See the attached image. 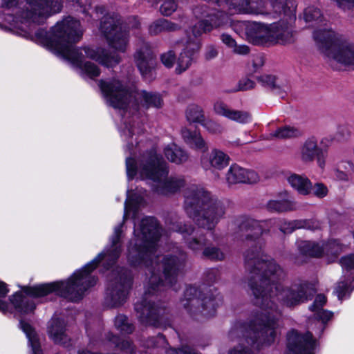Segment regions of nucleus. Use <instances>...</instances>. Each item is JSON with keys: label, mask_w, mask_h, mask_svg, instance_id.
<instances>
[{"label": "nucleus", "mask_w": 354, "mask_h": 354, "mask_svg": "<svg viewBox=\"0 0 354 354\" xmlns=\"http://www.w3.org/2000/svg\"><path fill=\"white\" fill-rule=\"evenodd\" d=\"M198 290L195 287H188L184 294L185 298L181 302L185 308L190 311L201 312L205 317L214 315L216 308L221 304L220 296L210 294L204 298L197 297Z\"/></svg>", "instance_id": "nucleus-11"}, {"label": "nucleus", "mask_w": 354, "mask_h": 354, "mask_svg": "<svg viewBox=\"0 0 354 354\" xmlns=\"http://www.w3.org/2000/svg\"><path fill=\"white\" fill-rule=\"evenodd\" d=\"M175 60V55L172 50L163 53L161 55V62L167 68L173 66Z\"/></svg>", "instance_id": "nucleus-47"}, {"label": "nucleus", "mask_w": 354, "mask_h": 354, "mask_svg": "<svg viewBox=\"0 0 354 354\" xmlns=\"http://www.w3.org/2000/svg\"><path fill=\"white\" fill-rule=\"evenodd\" d=\"M310 194L318 198H323L327 195L328 189L322 183H316L313 187L312 186Z\"/></svg>", "instance_id": "nucleus-46"}, {"label": "nucleus", "mask_w": 354, "mask_h": 354, "mask_svg": "<svg viewBox=\"0 0 354 354\" xmlns=\"http://www.w3.org/2000/svg\"><path fill=\"white\" fill-rule=\"evenodd\" d=\"M185 48L180 54L177 60L176 71L181 73L185 71L191 65L192 56L197 53L201 48V42L198 39L188 35Z\"/></svg>", "instance_id": "nucleus-20"}, {"label": "nucleus", "mask_w": 354, "mask_h": 354, "mask_svg": "<svg viewBox=\"0 0 354 354\" xmlns=\"http://www.w3.org/2000/svg\"><path fill=\"white\" fill-rule=\"evenodd\" d=\"M223 2L232 7L239 13L254 15L271 14L263 0H220L218 3Z\"/></svg>", "instance_id": "nucleus-18"}, {"label": "nucleus", "mask_w": 354, "mask_h": 354, "mask_svg": "<svg viewBox=\"0 0 354 354\" xmlns=\"http://www.w3.org/2000/svg\"><path fill=\"white\" fill-rule=\"evenodd\" d=\"M221 39L225 45L232 49L235 46V44H236V41L232 37V36L227 34L221 35Z\"/></svg>", "instance_id": "nucleus-51"}, {"label": "nucleus", "mask_w": 354, "mask_h": 354, "mask_svg": "<svg viewBox=\"0 0 354 354\" xmlns=\"http://www.w3.org/2000/svg\"><path fill=\"white\" fill-rule=\"evenodd\" d=\"M239 228L247 240L255 241L263 232L261 224L257 221H245L241 223Z\"/></svg>", "instance_id": "nucleus-29"}, {"label": "nucleus", "mask_w": 354, "mask_h": 354, "mask_svg": "<svg viewBox=\"0 0 354 354\" xmlns=\"http://www.w3.org/2000/svg\"><path fill=\"white\" fill-rule=\"evenodd\" d=\"M200 160L202 168L218 179L219 178L218 171L229 165L230 157L223 151L213 149L209 153H203Z\"/></svg>", "instance_id": "nucleus-16"}, {"label": "nucleus", "mask_w": 354, "mask_h": 354, "mask_svg": "<svg viewBox=\"0 0 354 354\" xmlns=\"http://www.w3.org/2000/svg\"><path fill=\"white\" fill-rule=\"evenodd\" d=\"M259 179V175L252 170L232 165L225 174V180L229 186L239 183H254Z\"/></svg>", "instance_id": "nucleus-19"}, {"label": "nucleus", "mask_w": 354, "mask_h": 354, "mask_svg": "<svg viewBox=\"0 0 354 354\" xmlns=\"http://www.w3.org/2000/svg\"><path fill=\"white\" fill-rule=\"evenodd\" d=\"M304 19L306 23L315 22L320 26L325 25L320 10L314 6H308L304 10Z\"/></svg>", "instance_id": "nucleus-34"}, {"label": "nucleus", "mask_w": 354, "mask_h": 354, "mask_svg": "<svg viewBox=\"0 0 354 354\" xmlns=\"http://www.w3.org/2000/svg\"><path fill=\"white\" fill-rule=\"evenodd\" d=\"M326 303V298L324 295H318L313 305L309 308L314 313L315 319H309L308 328L313 330L315 329L316 335H320L325 328V324L332 319L333 313L328 310H323V306Z\"/></svg>", "instance_id": "nucleus-17"}, {"label": "nucleus", "mask_w": 354, "mask_h": 354, "mask_svg": "<svg viewBox=\"0 0 354 354\" xmlns=\"http://www.w3.org/2000/svg\"><path fill=\"white\" fill-rule=\"evenodd\" d=\"M297 247L302 254L313 257H319L323 254L336 256L343 250V245L338 240H330L326 243L299 241Z\"/></svg>", "instance_id": "nucleus-13"}, {"label": "nucleus", "mask_w": 354, "mask_h": 354, "mask_svg": "<svg viewBox=\"0 0 354 354\" xmlns=\"http://www.w3.org/2000/svg\"><path fill=\"white\" fill-rule=\"evenodd\" d=\"M351 136V132L346 127H339L337 133V139L339 141L347 140Z\"/></svg>", "instance_id": "nucleus-50"}, {"label": "nucleus", "mask_w": 354, "mask_h": 354, "mask_svg": "<svg viewBox=\"0 0 354 354\" xmlns=\"http://www.w3.org/2000/svg\"><path fill=\"white\" fill-rule=\"evenodd\" d=\"M2 6L15 10V14L8 13L5 16L6 28L21 36L30 35L35 42L69 62L84 79H94L100 74L99 67L86 61V58L94 59L108 68L120 62L118 54H109L102 48H74V44L80 40L84 31L80 21L70 16L57 21L48 32L39 29L31 35L32 26L43 24L61 11L63 3L60 0H26L23 6L19 5V0H2Z\"/></svg>", "instance_id": "nucleus-1"}, {"label": "nucleus", "mask_w": 354, "mask_h": 354, "mask_svg": "<svg viewBox=\"0 0 354 354\" xmlns=\"http://www.w3.org/2000/svg\"><path fill=\"white\" fill-rule=\"evenodd\" d=\"M252 21H234L230 18L228 26H231L232 29L239 35H245L246 37L248 33V27Z\"/></svg>", "instance_id": "nucleus-37"}, {"label": "nucleus", "mask_w": 354, "mask_h": 354, "mask_svg": "<svg viewBox=\"0 0 354 354\" xmlns=\"http://www.w3.org/2000/svg\"><path fill=\"white\" fill-rule=\"evenodd\" d=\"M141 194L128 190L124 203L123 221L132 215L134 220L133 237L128 246V261L133 265L143 263L147 268V289L145 297L160 290V287H171L182 272L187 259L186 254L178 251L176 254L160 257L157 253L156 242L160 236V229L153 217H145L137 222L138 209L143 205ZM135 310L141 322L147 324H156L160 314L158 310L147 298L142 303L135 304Z\"/></svg>", "instance_id": "nucleus-3"}, {"label": "nucleus", "mask_w": 354, "mask_h": 354, "mask_svg": "<svg viewBox=\"0 0 354 354\" xmlns=\"http://www.w3.org/2000/svg\"><path fill=\"white\" fill-rule=\"evenodd\" d=\"M230 23V17L222 11H214L207 15V19L198 21L192 29V35L198 39L203 34L214 29L225 28Z\"/></svg>", "instance_id": "nucleus-15"}, {"label": "nucleus", "mask_w": 354, "mask_h": 354, "mask_svg": "<svg viewBox=\"0 0 354 354\" xmlns=\"http://www.w3.org/2000/svg\"><path fill=\"white\" fill-rule=\"evenodd\" d=\"M290 185L301 195H308L311 193L312 183L306 176L292 174L287 178Z\"/></svg>", "instance_id": "nucleus-26"}, {"label": "nucleus", "mask_w": 354, "mask_h": 354, "mask_svg": "<svg viewBox=\"0 0 354 354\" xmlns=\"http://www.w3.org/2000/svg\"><path fill=\"white\" fill-rule=\"evenodd\" d=\"M316 339L310 332L304 335L292 330L287 335V354H315Z\"/></svg>", "instance_id": "nucleus-14"}, {"label": "nucleus", "mask_w": 354, "mask_h": 354, "mask_svg": "<svg viewBox=\"0 0 354 354\" xmlns=\"http://www.w3.org/2000/svg\"><path fill=\"white\" fill-rule=\"evenodd\" d=\"M135 62L142 74L147 79L148 76H152V67L153 64L151 50L147 43H143L140 48H138L134 55Z\"/></svg>", "instance_id": "nucleus-22"}, {"label": "nucleus", "mask_w": 354, "mask_h": 354, "mask_svg": "<svg viewBox=\"0 0 354 354\" xmlns=\"http://www.w3.org/2000/svg\"><path fill=\"white\" fill-rule=\"evenodd\" d=\"M313 37L330 64L354 67V44L345 36L324 28L316 30Z\"/></svg>", "instance_id": "nucleus-9"}, {"label": "nucleus", "mask_w": 354, "mask_h": 354, "mask_svg": "<svg viewBox=\"0 0 354 354\" xmlns=\"http://www.w3.org/2000/svg\"><path fill=\"white\" fill-rule=\"evenodd\" d=\"M319 223L317 221L307 220H295L284 221L280 225V230L285 234L291 233L296 229L307 228L314 230L317 228Z\"/></svg>", "instance_id": "nucleus-30"}, {"label": "nucleus", "mask_w": 354, "mask_h": 354, "mask_svg": "<svg viewBox=\"0 0 354 354\" xmlns=\"http://www.w3.org/2000/svg\"><path fill=\"white\" fill-rule=\"evenodd\" d=\"M126 169L129 180L138 177L151 181L155 184V191L160 194L176 193L185 185L182 176L166 178L169 172L167 164L155 149L144 153L138 160L127 158Z\"/></svg>", "instance_id": "nucleus-7"}, {"label": "nucleus", "mask_w": 354, "mask_h": 354, "mask_svg": "<svg viewBox=\"0 0 354 354\" xmlns=\"http://www.w3.org/2000/svg\"><path fill=\"white\" fill-rule=\"evenodd\" d=\"M181 136L184 142L189 147L204 152L208 149V145L199 131H192L187 128H183L181 130Z\"/></svg>", "instance_id": "nucleus-25"}, {"label": "nucleus", "mask_w": 354, "mask_h": 354, "mask_svg": "<svg viewBox=\"0 0 354 354\" xmlns=\"http://www.w3.org/2000/svg\"><path fill=\"white\" fill-rule=\"evenodd\" d=\"M267 208L271 212H285L296 209L295 203L289 199L270 200L267 204Z\"/></svg>", "instance_id": "nucleus-33"}, {"label": "nucleus", "mask_w": 354, "mask_h": 354, "mask_svg": "<svg viewBox=\"0 0 354 354\" xmlns=\"http://www.w3.org/2000/svg\"><path fill=\"white\" fill-rule=\"evenodd\" d=\"M164 154L168 160L178 165L186 162L189 157L184 149L174 142L165 146Z\"/></svg>", "instance_id": "nucleus-27"}, {"label": "nucleus", "mask_w": 354, "mask_h": 354, "mask_svg": "<svg viewBox=\"0 0 354 354\" xmlns=\"http://www.w3.org/2000/svg\"><path fill=\"white\" fill-rule=\"evenodd\" d=\"M245 266L248 285L255 298V304L261 308L248 331L253 337L246 339V342L259 349L272 344L277 337L281 311L276 301L292 307L310 299L315 288L308 282L284 288L278 282L283 277V270L263 253L259 242L246 252Z\"/></svg>", "instance_id": "nucleus-2"}, {"label": "nucleus", "mask_w": 354, "mask_h": 354, "mask_svg": "<svg viewBox=\"0 0 354 354\" xmlns=\"http://www.w3.org/2000/svg\"><path fill=\"white\" fill-rule=\"evenodd\" d=\"M115 326L124 333H130L133 331L132 325L129 324L127 317L123 315H119L115 317Z\"/></svg>", "instance_id": "nucleus-38"}, {"label": "nucleus", "mask_w": 354, "mask_h": 354, "mask_svg": "<svg viewBox=\"0 0 354 354\" xmlns=\"http://www.w3.org/2000/svg\"><path fill=\"white\" fill-rule=\"evenodd\" d=\"M122 345L124 346H127V349H126V353H129V354H133V352H134V349L133 348V346H131V343L129 342H123L122 343Z\"/></svg>", "instance_id": "nucleus-56"}, {"label": "nucleus", "mask_w": 354, "mask_h": 354, "mask_svg": "<svg viewBox=\"0 0 354 354\" xmlns=\"http://www.w3.org/2000/svg\"><path fill=\"white\" fill-rule=\"evenodd\" d=\"M337 2L338 6L343 9H350L354 7V0H334Z\"/></svg>", "instance_id": "nucleus-52"}, {"label": "nucleus", "mask_w": 354, "mask_h": 354, "mask_svg": "<svg viewBox=\"0 0 354 354\" xmlns=\"http://www.w3.org/2000/svg\"><path fill=\"white\" fill-rule=\"evenodd\" d=\"M217 55L218 51L216 48L211 46L207 48L205 56L207 59H212L216 57Z\"/></svg>", "instance_id": "nucleus-54"}, {"label": "nucleus", "mask_w": 354, "mask_h": 354, "mask_svg": "<svg viewBox=\"0 0 354 354\" xmlns=\"http://www.w3.org/2000/svg\"><path fill=\"white\" fill-rule=\"evenodd\" d=\"M50 338L57 344L68 347L71 345V339L66 331L65 322L55 315L50 320L48 326Z\"/></svg>", "instance_id": "nucleus-21"}, {"label": "nucleus", "mask_w": 354, "mask_h": 354, "mask_svg": "<svg viewBox=\"0 0 354 354\" xmlns=\"http://www.w3.org/2000/svg\"><path fill=\"white\" fill-rule=\"evenodd\" d=\"M327 158V151L324 149L321 150L316 155L315 158L317 159V163L321 169H324L326 165V160Z\"/></svg>", "instance_id": "nucleus-49"}, {"label": "nucleus", "mask_w": 354, "mask_h": 354, "mask_svg": "<svg viewBox=\"0 0 354 354\" xmlns=\"http://www.w3.org/2000/svg\"><path fill=\"white\" fill-rule=\"evenodd\" d=\"M180 26L167 19H159L151 24L149 28L151 35H157L163 31H174L178 30Z\"/></svg>", "instance_id": "nucleus-32"}, {"label": "nucleus", "mask_w": 354, "mask_h": 354, "mask_svg": "<svg viewBox=\"0 0 354 354\" xmlns=\"http://www.w3.org/2000/svg\"><path fill=\"white\" fill-rule=\"evenodd\" d=\"M344 168L346 169V172L339 171L336 172L337 178L342 180H346L348 178V175L354 172V164L351 161H348L345 163Z\"/></svg>", "instance_id": "nucleus-45"}, {"label": "nucleus", "mask_w": 354, "mask_h": 354, "mask_svg": "<svg viewBox=\"0 0 354 354\" xmlns=\"http://www.w3.org/2000/svg\"><path fill=\"white\" fill-rule=\"evenodd\" d=\"M203 254L205 257L214 260H222L224 258V254L215 247L205 248Z\"/></svg>", "instance_id": "nucleus-41"}, {"label": "nucleus", "mask_w": 354, "mask_h": 354, "mask_svg": "<svg viewBox=\"0 0 354 354\" xmlns=\"http://www.w3.org/2000/svg\"><path fill=\"white\" fill-rule=\"evenodd\" d=\"M115 337L113 335H112V336H111V337H108V340H109V342L113 341V342H115Z\"/></svg>", "instance_id": "nucleus-58"}, {"label": "nucleus", "mask_w": 354, "mask_h": 354, "mask_svg": "<svg viewBox=\"0 0 354 354\" xmlns=\"http://www.w3.org/2000/svg\"><path fill=\"white\" fill-rule=\"evenodd\" d=\"M216 114L239 123H248L251 121V115L246 111L232 109L227 104L217 101L214 104Z\"/></svg>", "instance_id": "nucleus-23"}, {"label": "nucleus", "mask_w": 354, "mask_h": 354, "mask_svg": "<svg viewBox=\"0 0 354 354\" xmlns=\"http://www.w3.org/2000/svg\"><path fill=\"white\" fill-rule=\"evenodd\" d=\"M100 30L109 46L117 51L124 53L129 44V33L120 22L118 16L106 15L101 20Z\"/></svg>", "instance_id": "nucleus-10"}, {"label": "nucleus", "mask_w": 354, "mask_h": 354, "mask_svg": "<svg viewBox=\"0 0 354 354\" xmlns=\"http://www.w3.org/2000/svg\"><path fill=\"white\" fill-rule=\"evenodd\" d=\"M185 209L187 214L193 218L198 227L193 228L184 225H174L172 229L180 232L188 245L195 251L201 250L206 245V239L201 227L213 229L225 214L223 204L204 187L192 185L184 192Z\"/></svg>", "instance_id": "nucleus-6"}, {"label": "nucleus", "mask_w": 354, "mask_h": 354, "mask_svg": "<svg viewBox=\"0 0 354 354\" xmlns=\"http://www.w3.org/2000/svg\"><path fill=\"white\" fill-rule=\"evenodd\" d=\"M177 8V4L174 0H164L160 11L165 16L171 15Z\"/></svg>", "instance_id": "nucleus-43"}, {"label": "nucleus", "mask_w": 354, "mask_h": 354, "mask_svg": "<svg viewBox=\"0 0 354 354\" xmlns=\"http://www.w3.org/2000/svg\"><path fill=\"white\" fill-rule=\"evenodd\" d=\"M205 115L202 108L196 104L189 105L186 111V118L190 123H200Z\"/></svg>", "instance_id": "nucleus-35"}, {"label": "nucleus", "mask_w": 354, "mask_h": 354, "mask_svg": "<svg viewBox=\"0 0 354 354\" xmlns=\"http://www.w3.org/2000/svg\"><path fill=\"white\" fill-rule=\"evenodd\" d=\"M257 79L264 87L274 88L276 86V78L274 75L263 74L259 76Z\"/></svg>", "instance_id": "nucleus-44"}, {"label": "nucleus", "mask_w": 354, "mask_h": 354, "mask_svg": "<svg viewBox=\"0 0 354 354\" xmlns=\"http://www.w3.org/2000/svg\"><path fill=\"white\" fill-rule=\"evenodd\" d=\"M301 131L294 127L285 126L278 128L274 132L270 133L267 136V139H283L299 137L301 135Z\"/></svg>", "instance_id": "nucleus-31"}, {"label": "nucleus", "mask_w": 354, "mask_h": 354, "mask_svg": "<svg viewBox=\"0 0 354 354\" xmlns=\"http://www.w3.org/2000/svg\"><path fill=\"white\" fill-rule=\"evenodd\" d=\"M112 275L114 279L107 288L106 300L109 306L116 307L126 301L132 279L129 271L124 269L113 270Z\"/></svg>", "instance_id": "nucleus-12"}, {"label": "nucleus", "mask_w": 354, "mask_h": 354, "mask_svg": "<svg viewBox=\"0 0 354 354\" xmlns=\"http://www.w3.org/2000/svg\"><path fill=\"white\" fill-rule=\"evenodd\" d=\"M330 140L327 138H324L322 139L321 140V144L323 145V146H328V143L330 142Z\"/></svg>", "instance_id": "nucleus-57"}, {"label": "nucleus", "mask_w": 354, "mask_h": 354, "mask_svg": "<svg viewBox=\"0 0 354 354\" xmlns=\"http://www.w3.org/2000/svg\"><path fill=\"white\" fill-rule=\"evenodd\" d=\"M321 149L318 147L317 140L315 137L308 138L301 145L298 157L304 162H312Z\"/></svg>", "instance_id": "nucleus-24"}, {"label": "nucleus", "mask_w": 354, "mask_h": 354, "mask_svg": "<svg viewBox=\"0 0 354 354\" xmlns=\"http://www.w3.org/2000/svg\"><path fill=\"white\" fill-rule=\"evenodd\" d=\"M19 325L28 340V344L31 348L30 354H43L38 335L32 326L22 320L20 321Z\"/></svg>", "instance_id": "nucleus-28"}, {"label": "nucleus", "mask_w": 354, "mask_h": 354, "mask_svg": "<svg viewBox=\"0 0 354 354\" xmlns=\"http://www.w3.org/2000/svg\"><path fill=\"white\" fill-rule=\"evenodd\" d=\"M254 82L252 80L245 77L241 80L239 82V89L241 91H247L253 88L254 86Z\"/></svg>", "instance_id": "nucleus-48"}, {"label": "nucleus", "mask_w": 354, "mask_h": 354, "mask_svg": "<svg viewBox=\"0 0 354 354\" xmlns=\"http://www.w3.org/2000/svg\"><path fill=\"white\" fill-rule=\"evenodd\" d=\"M88 336L89 337L88 345L91 348H102L104 346L106 342L102 339L101 333H93L87 330Z\"/></svg>", "instance_id": "nucleus-39"}, {"label": "nucleus", "mask_w": 354, "mask_h": 354, "mask_svg": "<svg viewBox=\"0 0 354 354\" xmlns=\"http://www.w3.org/2000/svg\"><path fill=\"white\" fill-rule=\"evenodd\" d=\"M140 26V22L139 21L133 17L132 19V21L130 22L129 24H128V28L129 29H133V28H138V27Z\"/></svg>", "instance_id": "nucleus-55"}, {"label": "nucleus", "mask_w": 354, "mask_h": 354, "mask_svg": "<svg viewBox=\"0 0 354 354\" xmlns=\"http://www.w3.org/2000/svg\"><path fill=\"white\" fill-rule=\"evenodd\" d=\"M273 12L283 14V19L277 23L266 25L252 21L248 27L247 39L258 45L286 44L293 41L292 24L296 19L295 0H270Z\"/></svg>", "instance_id": "nucleus-8"}, {"label": "nucleus", "mask_w": 354, "mask_h": 354, "mask_svg": "<svg viewBox=\"0 0 354 354\" xmlns=\"http://www.w3.org/2000/svg\"><path fill=\"white\" fill-rule=\"evenodd\" d=\"M232 50L236 54L245 55L249 53L250 50L248 46L246 45L237 46L236 44L235 46L232 48Z\"/></svg>", "instance_id": "nucleus-53"}, {"label": "nucleus", "mask_w": 354, "mask_h": 354, "mask_svg": "<svg viewBox=\"0 0 354 354\" xmlns=\"http://www.w3.org/2000/svg\"><path fill=\"white\" fill-rule=\"evenodd\" d=\"M168 354H194L189 348L185 347L178 350L171 349L168 351ZM229 354H253L250 349L242 346L239 345L230 350Z\"/></svg>", "instance_id": "nucleus-36"}, {"label": "nucleus", "mask_w": 354, "mask_h": 354, "mask_svg": "<svg viewBox=\"0 0 354 354\" xmlns=\"http://www.w3.org/2000/svg\"><path fill=\"white\" fill-rule=\"evenodd\" d=\"M201 124L210 133L216 134L221 133L223 131L221 125L211 119H204L201 122Z\"/></svg>", "instance_id": "nucleus-40"}, {"label": "nucleus", "mask_w": 354, "mask_h": 354, "mask_svg": "<svg viewBox=\"0 0 354 354\" xmlns=\"http://www.w3.org/2000/svg\"><path fill=\"white\" fill-rule=\"evenodd\" d=\"M98 86L106 104L122 111L119 131L122 138L128 143L127 148L131 150L133 142L129 139L133 140L134 136L140 134L143 131L139 104L145 108H159L162 102L160 95L145 91L129 90L120 80L115 77L101 80Z\"/></svg>", "instance_id": "nucleus-5"}, {"label": "nucleus", "mask_w": 354, "mask_h": 354, "mask_svg": "<svg viewBox=\"0 0 354 354\" xmlns=\"http://www.w3.org/2000/svg\"><path fill=\"white\" fill-rule=\"evenodd\" d=\"M8 292L6 284L0 281V310L3 313L7 312L10 309L9 304L4 301V299Z\"/></svg>", "instance_id": "nucleus-42"}, {"label": "nucleus", "mask_w": 354, "mask_h": 354, "mask_svg": "<svg viewBox=\"0 0 354 354\" xmlns=\"http://www.w3.org/2000/svg\"><path fill=\"white\" fill-rule=\"evenodd\" d=\"M122 225L123 223H121L115 227L111 237L110 248L106 249L82 268L75 271L67 281L24 287L21 292L14 294L10 301L15 311L20 314L31 313L36 307L35 299L51 293L60 295L72 301L80 299L84 292L96 283L97 279L91 275V272L97 265L102 262L104 268L108 270L118 259L121 252L120 238Z\"/></svg>", "instance_id": "nucleus-4"}]
</instances>
